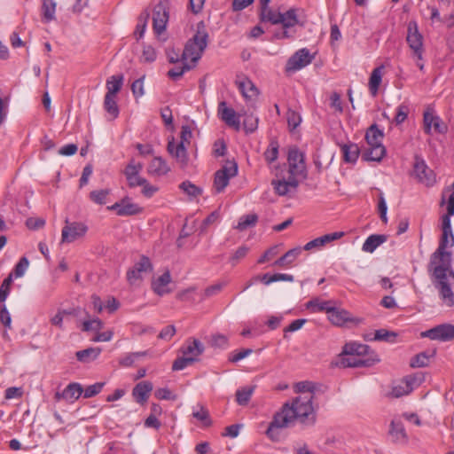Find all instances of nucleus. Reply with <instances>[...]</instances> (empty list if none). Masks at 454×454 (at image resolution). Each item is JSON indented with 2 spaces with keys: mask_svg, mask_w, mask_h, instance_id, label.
<instances>
[{
  "mask_svg": "<svg viewBox=\"0 0 454 454\" xmlns=\"http://www.w3.org/2000/svg\"><path fill=\"white\" fill-rule=\"evenodd\" d=\"M258 217L254 214L244 215L239 219L236 228L239 231H245L248 227L254 226L256 223Z\"/></svg>",
  "mask_w": 454,
  "mask_h": 454,
  "instance_id": "51",
  "label": "nucleus"
},
{
  "mask_svg": "<svg viewBox=\"0 0 454 454\" xmlns=\"http://www.w3.org/2000/svg\"><path fill=\"white\" fill-rule=\"evenodd\" d=\"M288 166L291 176H300L305 171L304 155L297 148H291L288 153Z\"/></svg>",
  "mask_w": 454,
  "mask_h": 454,
  "instance_id": "14",
  "label": "nucleus"
},
{
  "mask_svg": "<svg viewBox=\"0 0 454 454\" xmlns=\"http://www.w3.org/2000/svg\"><path fill=\"white\" fill-rule=\"evenodd\" d=\"M289 424L287 423V419H284L279 411H278L274 417L272 421L270 423L268 429L266 431V435L272 441H278L279 434L277 431L279 428L288 427Z\"/></svg>",
  "mask_w": 454,
  "mask_h": 454,
  "instance_id": "22",
  "label": "nucleus"
},
{
  "mask_svg": "<svg viewBox=\"0 0 454 454\" xmlns=\"http://www.w3.org/2000/svg\"><path fill=\"white\" fill-rule=\"evenodd\" d=\"M180 351L184 356H190L196 362L198 357L204 352V345L197 339H188L182 346Z\"/></svg>",
  "mask_w": 454,
  "mask_h": 454,
  "instance_id": "18",
  "label": "nucleus"
},
{
  "mask_svg": "<svg viewBox=\"0 0 454 454\" xmlns=\"http://www.w3.org/2000/svg\"><path fill=\"white\" fill-rule=\"evenodd\" d=\"M410 113V108L405 104H401L396 109V114L395 116V122L399 125L403 123Z\"/></svg>",
  "mask_w": 454,
  "mask_h": 454,
  "instance_id": "60",
  "label": "nucleus"
},
{
  "mask_svg": "<svg viewBox=\"0 0 454 454\" xmlns=\"http://www.w3.org/2000/svg\"><path fill=\"white\" fill-rule=\"evenodd\" d=\"M403 380L407 385V387H411V392L415 387L420 386V384L425 380V376L421 372H417L413 375L406 376Z\"/></svg>",
  "mask_w": 454,
  "mask_h": 454,
  "instance_id": "49",
  "label": "nucleus"
},
{
  "mask_svg": "<svg viewBox=\"0 0 454 454\" xmlns=\"http://www.w3.org/2000/svg\"><path fill=\"white\" fill-rule=\"evenodd\" d=\"M149 17L150 13L146 10L139 15L137 19V24L136 26V29L134 32V35L136 36L137 40H139L144 36L147 27Z\"/></svg>",
  "mask_w": 454,
  "mask_h": 454,
  "instance_id": "40",
  "label": "nucleus"
},
{
  "mask_svg": "<svg viewBox=\"0 0 454 454\" xmlns=\"http://www.w3.org/2000/svg\"><path fill=\"white\" fill-rule=\"evenodd\" d=\"M102 352V348L98 347H90L75 353L76 359L83 364L95 361Z\"/></svg>",
  "mask_w": 454,
  "mask_h": 454,
  "instance_id": "31",
  "label": "nucleus"
},
{
  "mask_svg": "<svg viewBox=\"0 0 454 454\" xmlns=\"http://www.w3.org/2000/svg\"><path fill=\"white\" fill-rule=\"evenodd\" d=\"M153 388L152 382L147 380L141 381L134 387L132 395L137 403L144 404L147 402Z\"/></svg>",
  "mask_w": 454,
  "mask_h": 454,
  "instance_id": "23",
  "label": "nucleus"
},
{
  "mask_svg": "<svg viewBox=\"0 0 454 454\" xmlns=\"http://www.w3.org/2000/svg\"><path fill=\"white\" fill-rule=\"evenodd\" d=\"M108 210L115 211L119 216H129L138 215L143 211L139 205L134 203L132 200L126 196L114 205L107 207Z\"/></svg>",
  "mask_w": 454,
  "mask_h": 454,
  "instance_id": "11",
  "label": "nucleus"
},
{
  "mask_svg": "<svg viewBox=\"0 0 454 454\" xmlns=\"http://www.w3.org/2000/svg\"><path fill=\"white\" fill-rule=\"evenodd\" d=\"M327 315L328 319L337 326H342L347 322L352 321L350 314L347 310L337 309L333 305L330 308Z\"/></svg>",
  "mask_w": 454,
  "mask_h": 454,
  "instance_id": "26",
  "label": "nucleus"
},
{
  "mask_svg": "<svg viewBox=\"0 0 454 454\" xmlns=\"http://www.w3.org/2000/svg\"><path fill=\"white\" fill-rule=\"evenodd\" d=\"M218 114L220 118L230 127L234 128L236 130L240 129L239 114H237L232 108L227 106L224 101L219 103Z\"/></svg>",
  "mask_w": 454,
  "mask_h": 454,
  "instance_id": "17",
  "label": "nucleus"
},
{
  "mask_svg": "<svg viewBox=\"0 0 454 454\" xmlns=\"http://www.w3.org/2000/svg\"><path fill=\"white\" fill-rule=\"evenodd\" d=\"M29 261L27 257L23 256L20 259L19 262L15 265L13 273L16 278H20L25 274L28 268Z\"/></svg>",
  "mask_w": 454,
  "mask_h": 454,
  "instance_id": "63",
  "label": "nucleus"
},
{
  "mask_svg": "<svg viewBox=\"0 0 454 454\" xmlns=\"http://www.w3.org/2000/svg\"><path fill=\"white\" fill-rule=\"evenodd\" d=\"M315 58L314 54H311L309 50L302 48L293 54L287 60L286 66V72L298 71L308 65H309Z\"/></svg>",
  "mask_w": 454,
  "mask_h": 454,
  "instance_id": "9",
  "label": "nucleus"
},
{
  "mask_svg": "<svg viewBox=\"0 0 454 454\" xmlns=\"http://www.w3.org/2000/svg\"><path fill=\"white\" fill-rule=\"evenodd\" d=\"M301 247L290 249L283 256L276 260L273 262V265L276 267H289L301 254Z\"/></svg>",
  "mask_w": 454,
  "mask_h": 454,
  "instance_id": "35",
  "label": "nucleus"
},
{
  "mask_svg": "<svg viewBox=\"0 0 454 454\" xmlns=\"http://www.w3.org/2000/svg\"><path fill=\"white\" fill-rule=\"evenodd\" d=\"M171 282V276L168 270L165 271L161 276L156 278L152 283L153 290L158 295H164L170 293V289L168 287V284Z\"/></svg>",
  "mask_w": 454,
  "mask_h": 454,
  "instance_id": "28",
  "label": "nucleus"
},
{
  "mask_svg": "<svg viewBox=\"0 0 454 454\" xmlns=\"http://www.w3.org/2000/svg\"><path fill=\"white\" fill-rule=\"evenodd\" d=\"M383 66H380L376 68H374L371 74L370 79H369V90L372 96H376L379 90V87L382 81V75H383Z\"/></svg>",
  "mask_w": 454,
  "mask_h": 454,
  "instance_id": "37",
  "label": "nucleus"
},
{
  "mask_svg": "<svg viewBox=\"0 0 454 454\" xmlns=\"http://www.w3.org/2000/svg\"><path fill=\"white\" fill-rule=\"evenodd\" d=\"M12 284V274L11 273L2 283L0 286V302H4L7 299L11 286Z\"/></svg>",
  "mask_w": 454,
  "mask_h": 454,
  "instance_id": "54",
  "label": "nucleus"
},
{
  "mask_svg": "<svg viewBox=\"0 0 454 454\" xmlns=\"http://www.w3.org/2000/svg\"><path fill=\"white\" fill-rule=\"evenodd\" d=\"M411 393V387H407L403 380L393 387L391 395L398 398Z\"/></svg>",
  "mask_w": 454,
  "mask_h": 454,
  "instance_id": "58",
  "label": "nucleus"
},
{
  "mask_svg": "<svg viewBox=\"0 0 454 454\" xmlns=\"http://www.w3.org/2000/svg\"><path fill=\"white\" fill-rule=\"evenodd\" d=\"M387 241V236L383 234H373L369 236L363 244L362 249L366 253H372L374 250Z\"/></svg>",
  "mask_w": 454,
  "mask_h": 454,
  "instance_id": "36",
  "label": "nucleus"
},
{
  "mask_svg": "<svg viewBox=\"0 0 454 454\" xmlns=\"http://www.w3.org/2000/svg\"><path fill=\"white\" fill-rule=\"evenodd\" d=\"M124 77L122 74L112 75L106 81V94L116 96L123 84Z\"/></svg>",
  "mask_w": 454,
  "mask_h": 454,
  "instance_id": "38",
  "label": "nucleus"
},
{
  "mask_svg": "<svg viewBox=\"0 0 454 454\" xmlns=\"http://www.w3.org/2000/svg\"><path fill=\"white\" fill-rule=\"evenodd\" d=\"M153 270V265L147 256H141L139 261L127 271V280L129 285H136L137 281L143 279V274L149 273Z\"/></svg>",
  "mask_w": 454,
  "mask_h": 454,
  "instance_id": "10",
  "label": "nucleus"
},
{
  "mask_svg": "<svg viewBox=\"0 0 454 454\" xmlns=\"http://www.w3.org/2000/svg\"><path fill=\"white\" fill-rule=\"evenodd\" d=\"M434 351L431 354H427V352H421L418 355H416L411 360V367H425L429 364L430 358L434 356Z\"/></svg>",
  "mask_w": 454,
  "mask_h": 454,
  "instance_id": "45",
  "label": "nucleus"
},
{
  "mask_svg": "<svg viewBox=\"0 0 454 454\" xmlns=\"http://www.w3.org/2000/svg\"><path fill=\"white\" fill-rule=\"evenodd\" d=\"M187 146L182 144H176L175 139L172 138L168 143V152L172 155L182 168L185 167L188 163Z\"/></svg>",
  "mask_w": 454,
  "mask_h": 454,
  "instance_id": "19",
  "label": "nucleus"
},
{
  "mask_svg": "<svg viewBox=\"0 0 454 454\" xmlns=\"http://www.w3.org/2000/svg\"><path fill=\"white\" fill-rule=\"evenodd\" d=\"M271 184L273 185L276 193L280 196H285L294 192L298 187L299 183L294 176H291L288 180H273Z\"/></svg>",
  "mask_w": 454,
  "mask_h": 454,
  "instance_id": "21",
  "label": "nucleus"
},
{
  "mask_svg": "<svg viewBox=\"0 0 454 454\" xmlns=\"http://www.w3.org/2000/svg\"><path fill=\"white\" fill-rule=\"evenodd\" d=\"M250 248L247 246L239 247L230 257L229 261L232 266H236L242 259H244Z\"/></svg>",
  "mask_w": 454,
  "mask_h": 454,
  "instance_id": "52",
  "label": "nucleus"
},
{
  "mask_svg": "<svg viewBox=\"0 0 454 454\" xmlns=\"http://www.w3.org/2000/svg\"><path fill=\"white\" fill-rule=\"evenodd\" d=\"M386 153L383 145H369V148L364 153L366 160L380 161Z\"/></svg>",
  "mask_w": 454,
  "mask_h": 454,
  "instance_id": "39",
  "label": "nucleus"
},
{
  "mask_svg": "<svg viewBox=\"0 0 454 454\" xmlns=\"http://www.w3.org/2000/svg\"><path fill=\"white\" fill-rule=\"evenodd\" d=\"M414 174L418 180L427 186H432L435 183V176L433 170H431L425 161L419 157H416L415 159Z\"/></svg>",
  "mask_w": 454,
  "mask_h": 454,
  "instance_id": "13",
  "label": "nucleus"
},
{
  "mask_svg": "<svg viewBox=\"0 0 454 454\" xmlns=\"http://www.w3.org/2000/svg\"><path fill=\"white\" fill-rule=\"evenodd\" d=\"M345 235L343 231H336L323 235L321 237L316 238L313 240L308 242L303 249L304 250H311L316 247H322L325 246L327 243L332 242L333 240L339 239Z\"/></svg>",
  "mask_w": 454,
  "mask_h": 454,
  "instance_id": "24",
  "label": "nucleus"
},
{
  "mask_svg": "<svg viewBox=\"0 0 454 454\" xmlns=\"http://www.w3.org/2000/svg\"><path fill=\"white\" fill-rule=\"evenodd\" d=\"M238 174V165L235 161L226 164L215 173L214 189L217 193L222 192L229 184L230 179Z\"/></svg>",
  "mask_w": 454,
  "mask_h": 454,
  "instance_id": "5",
  "label": "nucleus"
},
{
  "mask_svg": "<svg viewBox=\"0 0 454 454\" xmlns=\"http://www.w3.org/2000/svg\"><path fill=\"white\" fill-rule=\"evenodd\" d=\"M423 123L425 133L430 135L432 129L437 133H444L447 129L446 126L442 123L441 118L435 114L432 109H427L423 114Z\"/></svg>",
  "mask_w": 454,
  "mask_h": 454,
  "instance_id": "16",
  "label": "nucleus"
},
{
  "mask_svg": "<svg viewBox=\"0 0 454 454\" xmlns=\"http://www.w3.org/2000/svg\"><path fill=\"white\" fill-rule=\"evenodd\" d=\"M208 43V34L203 22L197 25L195 35L187 41L182 53V60H190L192 66L200 59Z\"/></svg>",
  "mask_w": 454,
  "mask_h": 454,
  "instance_id": "3",
  "label": "nucleus"
},
{
  "mask_svg": "<svg viewBox=\"0 0 454 454\" xmlns=\"http://www.w3.org/2000/svg\"><path fill=\"white\" fill-rule=\"evenodd\" d=\"M170 171V168L161 157H154L148 165L147 172L154 176H162Z\"/></svg>",
  "mask_w": 454,
  "mask_h": 454,
  "instance_id": "25",
  "label": "nucleus"
},
{
  "mask_svg": "<svg viewBox=\"0 0 454 454\" xmlns=\"http://www.w3.org/2000/svg\"><path fill=\"white\" fill-rule=\"evenodd\" d=\"M278 143L271 140L268 148L264 152V158L267 162L272 163L278 159Z\"/></svg>",
  "mask_w": 454,
  "mask_h": 454,
  "instance_id": "48",
  "label": "nucleus"
},
{
  "mask_svg": "<svg viewBox=\"0 0 454 454\" xmlns=\"http://www.w3.org/2000/svg\"><path fill=\"white\" fill-rule=\"evenodd\" d=\"M56 6L57 3L54 0H42L41 13L43 23L56 20Z\"/></svg>",
  "mask_w": 454,
  "mask_h": 454,
  "instance_id": "29",
  "label": "nucleus"
},
{
  "mask_svg": "<svg viewBox=\"0 0 454 454\" xmlns=\"http://www.w3.org/2000/svg\"><path fill=\"white\" fill-rule=\"evenodd\" d=\"M142 169L143 164L141 162L136 161L134 159H131L128 163L124 170V175L126 176L128 185L130 188L138 186L142 180L145 179L139 175Z\"/></svg>",
  "mask_w": 454,
  "mask_h": 454,
  "instance_id": "15",
  "label": "nucleus"
},
{
  "mask_svg": "<svg viewBox=\"0 0 454 454\" xmlns=\"http://www.w3.org/2000/svg\"><path fill=\"white\" fill-rule=\"evenodd\" d=\"M244 129L247 133L254 132L258 127V118L254 114L246 115L243 121Z\"/></svg>",
  "mask_w": 454,
  "mask_h": 454,
  "instance_id": "57",
  "label": "nucleus"
},
{
  "mask_svg": "<svg viewBox=\"0 0 454 454\" xmlns=\"http://www.w3.org/2000/svg\"><path fill=\"white\" fill-rule=\"evenodd\" d=\"M294 388L300 395H307V393H314L315 387L310 381H300L294 385Z\"/></svg>",
  "mask_w": 454,
  "mask_h": 454,
  "instance_id": "56",
  "label": "nucleus"
},
{
  "mask_svg": "<svg viewBox=\"0 0 454 454\" xmlns=\"http://www.w3.org/2000/svg\"><path fill=\"white\" fill-rule=\"evenodd\" d=\"M156 51L154 48L150 45L144 46L141 59L146 63H152L156 59Z\"/></svg>",
  "mask_w": 454,
  "mask_h": 454,
  "instance_id": "64",
  "label": "nucleus"
},
{
  "mask_svg": "<svg viewBox=\"0 0 454 454\" xmlns=\"http://www.w3.org/2000/svg\"><path fill=\"white\" fill-rule=\"evenodd\" d=\"M342 355H354L359 357H368L370 353L369 346L356 342L347 343L342 349Z\"/></svg>",
  "mask_w": 454,
  "mask_h": 454,
  "instance_id": "27",
  "label": "nucleus"
},
{
  "mask_svg": "<svg viewBox=\"0 0 454 454\" xmlns=\"http://www.w3.org/2000/svg\"><path fill=\"white\" fill-rule=\"evenodd\" d=\"M194 363L193 359L192 357H188L185 356H182L181 357L176 358L173 364H172V370L173 371H181L187 366L192 364Z\"/></svg>",
  "mask_w": 454,
  "mask_h": 454,
  "instance_id": "55",
  "label": "nucleus"
},
{
  "mask_svg": "<svg viewBox=\"0 0 454 454\" xmlns=\"http://www.w3.org/2000/svg\"><path fill=\"white\" fill-rule=\"evenodd\" d=\"M253 392H254V387H246L237 390V392H236L237 403L239 405H247L252 396Z\"/></svg>",
  "mask_w": 454,
  "mask_h": 454,
  "instance_id": "47",
  "label": "nucleus"
},
{
  "mask_svg": "<svg viewBox=\"0 0 454 454\" xmlns=\"http://www.w3.org/2000/svg\"><path fill=\"white\" fill-rule=\"evenodd\" d=\"M406 40L413 52V57L422 60L424 53L423 36L419 32L418 26L415 21H411L408 24Z\"/></svg>",
  "mask_w": 454,
  "mask_h": 454,
  "instance_id": "6",
  "label": "nucleus"
},
{
  "mask_svg": "<svg viewBox=\"0 0 454 454\" xmlns=\"http://www.w3.org/2000/svg\"><path fill=\"white\" fill-rule=\"evenodd\" d=\"M344 160L347 162H355L359 155L358 146L355 144L344 145L342 146Z\"/></svg>",
  "mask_w": 454,
  "mask_h": 454,
  "instance_id": "43",
  "label": "nucleus"
},
{
  "mask_svg": "<svg viewBox=\"0 0 454 454\" xmlns=\"http://www.w3.org/2000/svg\"><path fill=\"white\" fill-rule=\"evenodd\" d=\"M340 362L337 364L343 368L348 367H371L380 361L378 356L372 352L368 357H359L354 355H340Z\"/></svg>",
  "mask_w": 454,
  "mask_h": 454,
  "instance_id": "8",
  "label": "nucleus"
},
{
  "mask_svg": "<svg viewBox=\"0 0 454 454\" xmlns=\"http://www.w3.org/2000/svg\"><path fill=\"white\" fill-rule=\"evenodd\" d=\"M104 385H105L104 382H97L95 384L88 386L83 390V393H84L83 396H84V398H90V397L95 396L98 393H100L102 388H103V387H104Z\"/></svg>",
  "mask_w": 454,
  "mask_h": 454,
  "instance_id": "62",
  "label": "nucleus"
},
{
  "mask_svg": "<svg viewBox=\"0 0 454 454\" xmlns=\"http://www.w3.org/2000/svg\"><path fill=\"white\" fill-rule=\"evenodd\" d=\"M116 96L106 94L104 100V107L106 111L115 119L119 114V108L115 100Z\"/></svg>",
  "mask_w": 454,
  "mask_h": 454,
  "instance_id": "44",
  "label": "nucleus"
},
{
  "mask_svg": "<svg viewBox=\"0 0 454 454\" xmlns=\"http://www.w3.org/2000/svg\"><path fill=\"white\" fill-rule=\"evenodd\" d=\"M259 16L262 22H269L272 25L280 24L282 26L283 31L275 34L278 39L291 37L288 29L299 23L297 9L295 8H291L286 12H280L271 9L269 4L261 5Z\"/></svg>",
  "mask_w": 454,
  "mask_h": 454,
  "instance_id": "2",
  "label": "nucleus"
},
{
  "mask_svg": "<svg viewBox=\"0 0 454 454\" xmlns=\"http://www.w3.org/2000/svg\"><path fill=\"white\" fill-rule=\"evenodd\" d=\"M110 193V189L95 190L90 192V199L96 204L104 205L106 203V198Z\"/></svg>",
  "mask_w": 454,
  "mask_h": 454,
  "instance_id": "46",
  "label": "nucleus"
},
{
  "mask_svg": "<svg viewBox=\"0 0 454 454\" xmlns=\"http://www.w3.org/2000/svg\"><path fill=\"white\" fill-rule=\"evenodd\" d=\"M333 304V301H322L320 298L316 297V298L309 300L305 304V307L311 313H317V312L328 313V311Z\"/></svg>",
  "mask_w": 454,
  "mask_h": 454,
  "instance_id": "32",
  "label": "nucleus"
},
{
  "mask_svg": "<svg viewBox=\"0 0 454 454\" xmlns=\"http://www.w3.org/2000/svg\"><path fill=\"white\" fill-rule=\"evenodd\" d=\"M383 137V131L379 129L377 124L371 125L365 133V140L368 145H382Z\"/></svg>",
  "mask_w": 454,
  "mask_h": 454,
  "instance_id": "34",
  "label": "nucleus"
},
{
  "mask_svg": "<svg viewBox=\"0 0 454 454\" xmlns=\"http://www.w3.org/2000/svg\"><path fill=\"white\" fill-rule=\"evenodd\" d=\"M314 393L300 395L293 399L292 403H286L279 412L287 419L289 426L295 420L301 424L312 426L316 422L315 409L313 406Z\"/></svg>",
  "mask_w": 454,
  "mask_h": 454,
  "instance_id": "1",
  "label": "nucleus"
},
{
  "mask_svg": "<svg viewBox=\"0 0 454 454\" xmlns=\"http://www.w3.org/2000/svg\"><path fill=\"white\" fill-rule=\"evenodd\" d=\"M179 188L191 199H196L202 193V189L191 181H184L180 184Z\"/></svg>",
  "mask_w": 454,
  "mask_h": 454,
  "instance_id": "41",
  "label": "nucleus"
},
{
  "mask_svg": "<svg viewBox=\"0 0 454 454\" xmlns=\"http://www.w3.org/2000/svg\"><path fill=\"white\" fill-rule=\"evenodd\" d=\"M153 28L156 36L160 39V35L165 32L169 20V0H153Z\"/></svg>",
  "mask_w": 454,
  "mask_h": 454,
  "instance_id": "4",
  "label": "nucleus"
},
{
  "mask_svg": "<svg viewBox=\"0 0 454 454\" xmlns=\"http://www.w3.org/2000/svg\"><path fill=\"white\" fill-rule=\"evenodd\" d=\"M66 223L61 231L62 243H72L82 239L88 231V226L83 223L67 221Z\"/></svg>",
  "mask_w": 454,
  "mask_h": 454,
  "instance_id": "7",
  "label": "nucleus"
},
{
  "mask_svg": "<svg viewBox=\"0 0 454 454\" xmlns=\"http://www.w3.org/2000/svg\"><path fill=\"white\" fill-rule=\"evenodd\" d=\"M82 392L83 389L79 383H70L61 393L57 392L55 394L54 398L56 401H60L61 399H64L66 401L73 403L80 397Z\"/></svg>",
  "mask_w": 454,
  "mask_h": 454,
  "instance_id": "20",
  "label": "nucleus"
},
{
  "mask_svg": "<svg viewBox=\"0 0 454 454\" xmlns=\"http://www.w3.org/2000/svg\"><path fill=\"white\" fill-rule=\"evenodd\" d=\"M192 67H194V66L188 64L186 60L181 59V66L168 70V76L170 79L176 81L182 77L186 71L191 70Z\"/></svg>",
  "mask_w": 454,
  "mask_h": 454,
  "instance_id": "42",
  "label": "nucleus"
},
{
  "mask_svg": "<svg viewBox=\"0 0 454 454\" xmlns=\"http://www.w3.org/2000/svg\"><path fill=\"white\" fill-rule=\"evenodd\" d=\"M103 328V322L99 318L87 319L82 322V331L98 333Z\"/></svg>",
  "mask_w": 454,
  "mask_h": 454,
  "instance_id": "50",
  "label": "nucleus"
},
{
  "mask_svg": "<svg viewBox=\"0 0 454 454\" xmlns=\"http://www.w3.org/2000/svg\"><path fill=\"white\" fill-rule=\"evenodd\" d=\"M396 333L386 329H380L375 332L374 340H384L387 342H394Z\"/></svg>",
  "mask_w": 454,
  "mask_h": 454,
  "instance_id": "53",
  "label": "nucleus"
},
{
  "mask_svg": "<svg viewBox=\"0 0 454 454\" xmlns=\"http://www.w3.org/2000/svg\"><path fill=\"white\" fill-rule=\"evenodd\" d=\"M389 434L395 442H407L408 436L403 423L399 420H392Z\"/></svg>",
  "mask_w": 454,
  "mask_h": 454,
  "instance_id": "30",
  "label": "nucleus"
},
{
  "mask_svg": "<svg viewBox=\"0 0 454 454\" xmlns=\"http://www.w3.org/2000/svg\"><path fill=\"white\" fill-rule=\"evenodd\" d=\"M238 87L243 97L247 99H252L258 95V90L251 80L247 77L237 82Z\"/></svg>",
  "mask_w": 454,
  "mask_h": 454,
  "instance_id": "33",
  "label": "nucleus"
},
{
  "mask_svg": "<svg viewBox=\"0 0 454 454\" xmlns=\"http://www.w3.org/2000/svg\"><path fill=\"white\" fill-rule=\"evenodd\" d=\"M422 337L431 340L448 341L454 339V325L450 324L439 325L421 333Z\"/></svg>",
  "mask_w": 454,
  "mask_h": 454,
  "instance_id": "12",
  "label": "nucleus"
},
{
  "mask_svg": "<svg viewBox=\"0 0 454 454\" xmlns=\"http://www.w3.org/2000/svg\"><path fill=\"white\" fill-rule=\"evenodd\" d=\"M138 186L142 187L141 192L146 198L153 197L159 190L157 186L151 184L145 178L142 180Z\"/></svg>",
  "mask_w": 454,
  "mask_h": 454,
  "instance_id": "61",
  "label": "nucleus"
},
{
  "mask_svg": "<svg viewBox=\"0 0 454 454\" xmlns=\"http://www.w3.org/2000/svg\"><path fill=\"white\" fill-rule=\"evenodd\" d=\"M192 416L197 419L198 420L201 421L204 426L207 427L211 425V419L209 418V412L208 411L203 407L200 406L199 411H195L192 412Z\"/></svg>",
  "mask_w": 454,
  "mask_h": 454,
  "instance_id": "59",
  "label": "nucleus"
}]
</instances>
